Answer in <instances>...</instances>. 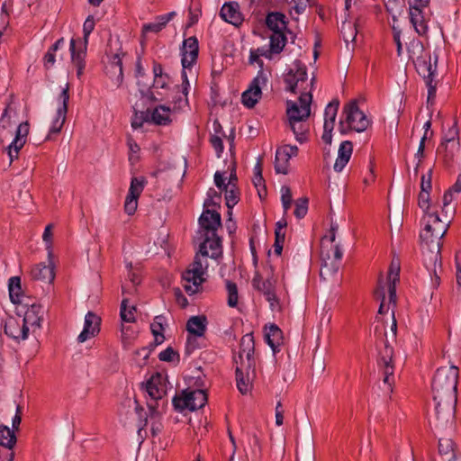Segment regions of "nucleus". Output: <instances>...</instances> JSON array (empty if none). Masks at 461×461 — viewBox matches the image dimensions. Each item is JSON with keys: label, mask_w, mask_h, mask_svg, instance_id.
Masks as SVG:
<instances>
[{"label": "nucleus", "mask_w": 461, "mask_h": 461, "mask_svg": "<svg viewBox=\"0 0 461 461\" xmlns=\"http://www.w3.org/2000/svg\"><path fill=\"white\" fill-rule=\"evenodd\" d=\"M457 380L458 368L455 366L440 367L434 375L431 390L438 422H447L454 417L457 402Z\"/></svg>", "instance_id": "1"}, {"label": "nucleus", "mask_w": 461, "mask_h": 461, "mask_svg": "<svg viewBox=\"0 0 461 461\" xmlns=\"http://www.w3.org/2000/svg\"><path fill=\"white\" fill-rule=\"evenodd\" d=\"M204 240L200 245L199 252L196 253L194 261L187 267L182 275L183 286L189 294H194L200 291V287L206 280L208 269L209 249L211 258H216L221 254V239L216 232L204 233Z\"/></svg>", "instance_id": "2"}, {"label": "nucleus", "mask_w": 461, "mask_h": 461, "mask_svg": "<svg viewBox=\"0 0 461 461\" xmlns=\"http://www.w3.org/2000/svg\"><path fill=\"white\" fill-rule=\"evenodd\" d=\"M409 58L412 60L417 72L421 76L428 87V103L436 97L438 81L436 80L438 56L425 50L420 40L413 39L408 44Z\"/></svg>", "instance_id": "3"}, {"label": "nucleus", "mask_w": 461, "mask_h": 461, "mask_svg": "<svg viewBox=\"0 0 461 461\" xmlns=\"http://www.w3.org/2000/svg\"><path fill=\"white\" fill-rule=\"evenodd\" d=\"M424 228L420 237L422 249L431 254L430 258L434 260V266L440 260L442 239L447 231L448 222L442 221L438 212H431L424 216Z\"/></svg>", "instance_id": "4"}, {"label": "nucleus", "mask_w": 461, "mask_h": 461, "mask_svg": "<svg viewBox=\"0 0 461 461\" xmlns=\"http://www.w3.org/2000/svg\"><path fill=\"white\" fill-rule=\"evenodd\" d=\"M337 224H331L330 236H325L321 241V267L320 275L323 279H327L337 274L340 267L342 250L339 244H334L336 240Z\"/></svg>", "instance_id": "5"}, {"label": "nucleus", "mask_w": 461, "mask_h": 461, "mask_svg": "<svg viewBox=\"0 0 461 461\" xmlns=\"http://www.w3.org/2000/svg\"><path fill=\"white\" fill-rule=\"evenodd\" d=\"M95 25V23L94 17L89 15L83 25L84 39H71L70 41L69 51L71 62L77 68V76L78 78H80L84 74L88 37L94 31Z\"/></svg>", "instance_id": "6"}, {"label": "nucleus", "mask_w": 461, "mask_h": 461, "mask_svg": "<svg viewBox=\"0 0 461 461\" xmlns=\"http://www.w3.org/2000/svg\"><path fill=\"white\" fill-rule=\"evenodd\" d=\"M293 66L284 76L285 89L293 94L312 93L314 77L308 79L307 68L302 61L295 60Z\"/></svg>", "instance_id": "7"}, {"label": "nucleus", "mask_w": 461, "mask_h": 461, "mask_svg": "<svg viewBox=\"0 0 461 461\" xmlns=\"http://www.w3.org/2000/svg\"><path fill=\"white\" fill-rule=\"evenodd\" d=\"M275 284L276 278L271 265L264 266L262 271L257 272L252 280L253 287L265 295L272 309L277 305Z\"/></svg>", "instance_id": "8"}, {"label": "nucleus", "mask_w": 461, "mask_h": 461, "mask_svg": "<svg viewBox=\"0 0 461 461\" xmlns=\"http://www.w3.org/2000/svg\"><path fill=\"white\" fill-rule=\"evenodd\" d=\"M207 402V394L203 390H185L173 398V405L176 411L185 409L195 411L201 409Z\"/></svg>", "instance_id": "9"}, {"label": "nucleus", "mask_w": 461, "mask_h": 461, "mask_svg": "<svg viewBox=\"0 0 461 461\" xmlns=\"http://www.w3.org/2000/svg\"><path fill=\"white\" fill-rule=\"evenodd\" d=\"M457 122H455L447 131L444 132L441 143L438 147L437 153L442 156L444 163L449 165L459 149Z\"/></svg>", "instance_id": "10"}, {"label": "nucleus", "mask_w": 461, "mask_h": 461, "mask_svg": "<svg viewBox=\"0 0 461 461\" xmlns=\"http://www.w3.org/2000/svg\"><path fill=\"white\" fill-rule=\"evenodd\" d=\"M343 114L349 130L362 132L370 125V121L359 109L357 100H352L344 106Z\"/></svg>", "instance_id": "11"}, {"label": "nucleus", "mask_w": 461, "mask_h": 461, "mask_svg": "<svg viewBox=\"0 0 461 461\" xmlns=\"http://www.w3.org/2000/svg\"><path fill=\"white\" fill-rule=\"evenodd\" d=\"M312 93H301L298 103L294 101L286 102V114L290 120H307L311 113Z\"/></svg>", "instance_id": "12"}, {"label": "nucleus", "mask_w": 461, "mask_h": 461, "mask_svg": "<svg viewBox=\"0 0 461 461\" xmlns=\"http://www.w3.org/2000/svg\"><path fill=\"white\" fill-rule=\"evenodd\" d=\"M268 81L267 75L263 71H258L257 77L252 80L249 87L243 92L241 95L242 104L248 108H253L261 99V89Z\"/></svg>", "instance_id": "13"}, {"label": "nucleus", "mask_w": 461, "mask_h": 461, "mask_svg": "<svg viewBox=\"0 0 461 461\" xmlns=\"http://www.w3.org/2000/svg\"><path fill=\"white\" fill-rule=\"evenodd\" d=\"M254 353V337L251 333H248L244 335L240 339L238 357H234L235 365L246 366L247 368L252 366H256Z\"/></svg>", "instance_id": "14"}, {"label": "nucleus", "mask_w": 461, "mask_h": 461, "mask_svg": "<svg viewBox=\"0 0 461 461\" xmlns=\"http://www.w3.org/2000/svg\"><path fill=\"white\" fill-rule=\"evenodd\" d=\"M147 180L144 176L131 178L129 193L124 202V211L128 215H133L138 207V199L141 194Z\"/></svg>", "instance_id": "15"}, {"label": "nucleus", "mask_w": 461, "mask_h": 461, "mask_svg": "<svg viewBox=\"0 0 461 461\" xmlns=\"http://www.w3.org/2000/svg\"><path fill=\"white\" fill-rule=\"evenodd\" d=\"M393 349L387 343L384 344V348L380 351L378 364L384 370V383L391 387L393 383Z\"/></svg>", "instance_id": "16"}, {"label": "nucleus", "mask_w": 461, "mask_h": 461, "mask_svg": "<svg viewBox=\"0 0 461 461\" xmlns=\"http://www.w3.org/2000/svg\"><path fill=\"white\" fill-rule=\"evenodd\" d=\"M298 148L292 145H284L277 149L276 152L275 168L277 173L287 174L289 160L297 156Z\"/></svg>", "instance_id": "17"}, {"label": "nucleus", "mask_w": 461, "mask_h": 461, "mask_svg": "<svg viewBox=\"0 0 461 461\" xmlns=\"http://www.w3.org/2000/svg\"><path fill=\"white\" fill-rule=\"evenodd\" d=\"M5 333L15 340H24L28 338V327L21 317L10 316L5 323Z\"/></svg>", "instance_id": "18"}, {"label": "nucleus", "mask_w": 461, "mask_h": 461, "mask_svg": "<svg viewBox=\"0 0 461 461\" xmlns=\"http://www.w3.org/2000/svg\"><path fill=\"white\" fill-rule=\"evenodd\" d=\"M146 390L155 404L158 406V400H161L167 393V385L162 375L156 373L147 382Z\"/></svg>", "instance_id": "19"}, {"label": "nucleus", "mask_w": 461, "mask_h": 461, "mask_svg": "<svg viewBox=\"0 0 461 461\" xmlns=\"http://www.w3.org/2000/svg\"><path fill=\"white\" fill-rule=\"evenodd\" d=\"M199 51L198 40L192 36L185 39L182 48V66L184 70L191 68L197 59Z\"/></svg>", "instance_id": "20"}, {"label": "nucleus", "mask_w": 461, "mask_h": 461, "mask_svg": "<svg viewBox=\"0 0 461 461\" xmlns=\"http://www.w3.org/2000/svg\"><path fill=\"white\" fill-rule=\"evenodd\" d=\"M256 366L246 367V366L236 365V382L239 391L245 394L251 389V383L256 375Z\"/></svg>", "instance_id": "21"}, {"label": "nucleus", "mask_w": 461, "mask_h": 461, "mask_svg": "<svg viewBox=\"0 0 461 461\" xmlns=\"http://www.w3.org/2000/svg\"><path fill=\"white\" fill-rule=\"evenodd\" d=\"M69 84L67 83L65 87L62 89L60 95H59V100L62 103V105L58 108L57 110V117L53 122V125L50 128V133H59L65 122H66V116L68 113V104L69 100Z\"/></svg>", "instance_id": "22"}, {"label": "nucleus", "mask_w": 461, "mask_h": 461, "mask_svg": "<svg viewBox=\"0 0 461 461\" xmlns=\"http://www.w3.org/2000/svg\"><path fill=\"white\" fill-rule=\"evenodd\" d=\"M182 78H183V89L182 91L179 90L178 87H176L172 90H170L169 94L167 95V96H164L165 98H172L171 103L173 104V106L171 108V112H176L180 109H182L185 105L187 104V86H189V82L187 80V75L185 71L182 72Z\"/></svg>", "instance_id": "23"}, {"label": "nucleus", "mask_w": 461, "mask_h": 461, "mask_svg": "<svg viewBox=\"0 0 461 461\" xmlns=\"http://www.w3.org/2000/svg\"><path fill=\"white\" fill-rule=\"evenodd\" d=\"M101 318L92 312H88L85 317V325L81 333L78 335V341L85 342L88 339L95 337L100 331Z\"/></svg>", "instance_id": "24"}, {"label": "nucleus", "mask_w": 461, "mask_h": 461, "mask_svg": "<svg viewBox=\"0 0 461 461\" xmlns=\"http://www.w3.org/2000/svg\"><path fill=\"white\" fill-rule=\"evenodd\" d=\"M43 319V309L39 304L31 305L25 312L23 318H22L28 330H32L35 332L36 330L41 328V323Z\"/></svg>", "instance_id": "25"}, {"label": "nucleus", "mask_w": 461, "mask_h": 461, "mask_svg": "<svg viewBox=\"0 0 461 461\" xmlns=\"http://www.w3.org/2000/svg\"><path fill=\"white\" fill-rule=\"evenodd\" d=\"M199 223L204 233L212 234L221 226V215L214 210L206 209L200 216Z\"/></svg>", "instance_id": "26"}, {"label": "nucleus", "mask_w": 461, "mask_h": 461, "mask_svg": "<svg viewBox=\"0 0 461 461\" xmlns=\"http://www.w3.org/2000/svg\"><path fill=\"white\" fill-rule=\"evenodd\" d=\"M221 17L227 23L238 27L243 22L242 14L240 11V6L235 2L226 3L222 5Z\"/></svg>", "instance_id": "27"}, {"label": "nucleus", "mask_w": 461, "mask_h": 461, "mask_svg": "<svg viewBox=\"0 0 461 461\" xmlns=\"http://www.w3.org/2000/svg\"><path fill=\"white\" fill-rule=\"evenodd\" d=\"M31 276L34 280H41L47 283L53 282L55 278L54 267L50 259L49 265L37 264L31 269Z\"/></svg>", "instance_id": "28"}, {"label": "nucleus", "mask_w": 461, "mask_h": 461, "mask_svg": "<svg viewBox=\"0 0 461 461\" xmlns=\"http://www.w3.org/2000/svg\"><path fill=\"white\" fill-rule=\"evenodd\" d=\"M400 263L398 260H393L388 271L387 283L389 301L395 304L396 303V283L399 281Z\"/></svg>", "instance_id": "29"}, {"label": "nucleus", "mask_w": 461, "mask_h": 461, "mask_svg": "<svg viewBox=\"0 0 461 461\" xmlns=\"http://www.w3.org/2000/svg\"><path fill=\"white\" fill-rule=\"evenodd\" d=\"M410 18L417 33L421 36L426 35L428 32V25L422 10L416 7L410 8Z\"/></svg>", "instance_id": "30"}, {"label": "nucleus", "mask_w": 461, "mask_h": 461, "mask_svg": "<svg viewBox=\"0 0 461 461\" xmlns=\"http://www.w3.org/2000/svg\"><path fill=\"white\" fill-rule=\"evenodd\" d=\"M206 325L207 319L205 316H193L187 321L186 330L190 334H193L197 337H202L206 330Z\"/></svg>", "instance_id": "31"}, {"label": "nucleus", "mask_w": 461, "mask_h": 461, "mask_svg": "<svg viewBox=\"0 0 461 461\" xmlns=\"http://www.w3.org/2000/svg\"><path fill=\"white\" fill-rule=\"evenodd\" d=\"M306 121L307 120L288 121L290 129L294 132L296 140L300 143H303L307 140L309 126L306 123Z\"/></svg>", "instance_id": "32"}, {"label": "nucleus", "mask_w": 461, "mask_h": 461, "mask_svg": "<svg viewBox=\"0 0 461 461\" xmlns=\"http://www.w3.org/2000/svg\"><path fill=\"white\" fill-rule=\"evenodd\" d=\"M16 436L14 430L7 426L0 425V447L5 450H13L16 444Z\"/></svg>", "instance_id": "33"}, {"label": "nucleus", "mask_w": 461, "mask_h": 461, "mask_svg": "<svg viewBox=\"0 0 461 461\" xmlns=\"http://www.w3.org/2000/svg\"><path fill=\"white\" fill-rule=\"evenodd\" d=\"M266 339L272 349L276 351L283 343V332L276 325L271 324L266 332Z\"/></svg>", "instance_id": "34"}, {"label": "nucleus", "mask_w": 461, "mask_h": 461, "mask_svg": "<svg viewBox=\"0 0 461 461\" xmlns=\"http://www.w3.org/2000/svg\"><path fill=\"white\" fill-rule=\"evenodd\" d=\"M171 107L159 105L151 113V121L158 125H166L170 120Z\"/></svg>", "instance_id": "35"}, {"label": "nucleus", "mask_w": 461, "mask_h": 461, "mask_svg": "<svg viewBox=\"0 0 461 461\" xmlns=\"http://www.w3.org/2000/svg\"><path fill=\"white\" fill-rule=\"evenodd\" d=\"M266 23L272 32H283L285 29V15L281 13H271L267 16Z\"/></svg>", "instance_id": "36"}, {"label": "nucleus", "mask_w": 461, "mask_h": 461, "mask_svg": "<svg viewBox=\"0 0 461 461\" xmlns=\"http://www.w3.org/2000/svg\"><path fill=\"white\" fill-rule=\"evenodd\" d=\"M438 453L447 461H456L455 444L450 438L438 440Z\"/></svg>", "instance_id": "37"}, {"label": "nucleus", "mask_w": 461, "mask_h": 461, "mask_svg": "<svg viewBox=\"0 0 461 461\" xmlns=\"http://www.w3.org/2000/svg\"><path fill=\"white\" fill-rule=\"evenodd\" d=\"M8 288L12 303H22L23 294L21 285V278L19 276L11 277L9 279Z\"/></svg>", "instance_id": "38"}, {"label": "nucleus", "mask_w": 461, "mask_h": 461, "mask_svg": "<svg viewBox=\"0 0 461 461\" xmlns=\"http://www.w3.org/2000/svg\"><path fill=\"white\" fill-rule=\"evenodd\" d=\"M149 410V418L152 420L150 432L153 437H157L162 430V423L160 421V412L158 411V406L152 403H148Z\"/></svg>", "instance_id": "39"}, {"label": "nucleus", "mask_w": 461, "mask_h": 461, "mask_svg": "<svg viewBox=\"0 0 461 461\" xmlns=\"http://www.w3.org/2000/svg\"><path fill=\"white\" fill-rule=\"evenodd\" d=\"M65 44L64 38L59 39L46 52L43 57V66L46 69H50L56 62V51Z\"/></svg>", "instance_id": "40"}, {"label": "nucleus", "mask_w": 461, "mask_h": 461, "mask_svg": "<svg viewBox=\"0 0 461 461\" xmlns=\"http://www.w3.org/2000/svg\"><path fill=\"white\" fill-rule=\"evenodd\" d=\"M170 82V77L168 75H165L162 77H158L154 78L152 85V95H154V99L162 101L164 100V95L162 93L158 92L159 89H167Z\"/></svg>", "instance_id": "41"}, {"label": "nucleus", "mask_w": 461, "mask_h": 461, "mask_svg": "<svg viewBox=\"0 0 461 461\" xmlns=\"http://www.w3.org/2000/svg\"><path fill=\"white\" fill-rule=\"evenodd\" d=\"M286 38L284 32H272L270 35V49L267 50L268 54L280 53L285 47Z\"/></svg>", "instance_id": "42"}, {"label": "nucleus", "mask_w": 461, "mask_h": 461, "mask_svg": "<svg viewBox=\"0 0 461 461\" xmlns=\"http://www.w3.org/2000/svg\"><path fill=\"white\" fill-rule=\"evenodd\" d=\"M174 13L167 14L166 15L160 16L158 18V21L155 23H150L143 25L142 31L143 32H160L166 24L171 20Z\"/></svg>", "instance_id": "43"}, {"label": "nucleus", "mask_w": 461, "mask_h": 461, "mask_svg": "<svg viewBox=\"0 0 461 461\" xmlns=\"http://www.w3.org/2000/svg\"><path fill=\"white\" fill-rule=\"evenodd\" d=\"M128 303L129 300L127 298L122 301L120 314L122 321L131 323L135 321L136 308L133 305L129 306Z\"/></svg>", "instance_id": "44"}, {"label": "nucleus", "mask_w": 461, "mask_h": 461, "mask_svg": "<svg viewBox=\"0 0 461 461\" xmlns=\"http://www.w3.org/2000/svg\"><path fill=\"white\" fill-rule=\"evenodd\" d=\"M339 102L338 100L331 101L326 107L324 113V123H330L334 127Z\"/></svg>", "instance_id": "45"}, {"label": "nucleus", "mask_w": 461, "mask_h": 461, "mask_svg": "<svg viewBox=\"0 0 461 461\" xmlns=\"http://www.w3.org/2000/svg\"><path fill=\"white\" fill-rule=\"evenodd\" d=\"M26 140L15 136L14 140L8 147V155L11 162L14 158H18L19 151L24 146Z\"/></svg>", "instance_id": "46"}, {"label": "nucleus", "mask_w": 461, "mask_h": 461, "mask_svg": "<svg viewBox=\"0 0 461 461\" xmlns=\"http://www.w3.org/2000/svg\"><path fill=\"white\" fill-rule=\"evenodd\" d=\"M418 205L424 212L425 215L437 212V211H433L431 208L429 192H420Z\"/></svg>", "instance_id": "47"}, {"label": "nucleus", "mask_w": 461, "mask_h": 461, "mask_svg": "<svg viewBox=\"0 0 461 461\" xmlns=\"http://www.w3.org/2000/svg\"><path fill=\"white\" fill-rule=\"evenodd\" d=\"M225 200L228 208H232L239 202V192L237 187L224 185Z\"/></svg>", "instance_id": "48"}, {"label": "nucleus", "mask_w": 461, "mask_h": 461, "mask_svg": "<svg viewBox=\"0 0 461 461\" xmlns=\"http://www.w3.org/2000/svg\"><path fill=\"white\" fill-rule=\"evenodd\" d=\"M226 288L228 291V305L230 307H235L238 304L239 295L238 287L235 283L227 281Z\"/></svg>", "instance_id": "49"}, {"label": "nucleus", "mask_w": 461, "mask_h": 461, "mask_svg": "<svg viewBox=\"0 0 461 461\" xmlns=\"http://www.w3.org/2000/svg\"><path fill=\"white\" fill-rule=\"evenodd\" d=\"M341 33L345 41H354L357 37L356 25L351 23H343L341 25Z\"/></svg>", "instance_id": "50"}, {"label": "nucleus", "mask_w": 461, "mask_h": 461, "mask_svg": "<svg viewBox=\"0 0 461 461\" xmlns=\"http://www.w3.org/2000/svg\"><path fill=\"white\" fill-rule=\"evenodd\" d=\"M221 201V193H218L214 189H209L207 193V198L204 201V207H214L220 205Z\"/></svg>", "instance_id": "51"}, {"label": "nucleus", "mask_w": 461, "mask_h": 461, "mask_svg": "<svg viewBox=\"0 0 461 461\" xmlns=\"http://www.w3.org/2000/svg\"><path fill=\"white\" fill-rule=\"evenodd\" d=\"M308 211V199L306 197H302L298 199L295 203V210L294 215L301 219L303 218Z\"/></svg>", "instance_id": "52"}, {"label": "nucleus", "mask_w": 461, "mask_h": 461, "mask_svg": "<svg viewBox=\"0 0 461 461\" xmlns=\"http://www.w3.org/2000/svg\"><path fill=\"white\" fill-rule=\"evenodd\" d=\"M281 200L285 212H286L292 204V192L289 186L284 185L281 188Z\"/></svg>", "instance_id": "53"}, {"label": "nucleus", "mask_w": 461, "mask_h": 461, "mask_svg": "<svg viewBox=\"0 0 461 461\" xmlns=\"http://www.w3.org/2000/svg\"><path fill=\"white\" fill-rule=\"evenodd\" d=\"M110 67L112 69L114 70V73L118 74V81L121 82L122 80V58L120 57L119 54H115L113 57Z\"/></svg>", "instance_id": "54"}, {"label": "nucleus", "mask_w": 461, "mask_h": 461, "mask_svg": "<svg viewBox=\"0 0 461 461\" xmlns=\"http://www.w3.org/2000/svg\"><path fill=\"white\" fill-rule=\"evenodd\" d=\"M276 240L274 244V251L279 256L282 253L283 244L285 242V231H280V230H276L275 231Z\"/></svg>", "instance_id": "55"}, {"label": "nucleus", "mask_w": 461, "mask_h": 461, "mask_svg": "<svg viewBox=\"0 0 461 461\" xmlns=\"http://www.w3.org/2000/svg\"><path fill=\"white\" fill-rule=\"evenodd\" d=\"M260 56H264V57H267V58H270L271 57V55L268 54L267 50H259V49H258L256 50H251L250 51V56H249V63L250 64L258 63V64H259L260 67H262L263 66V62L259 59Z\"/></svg>", "instance_id": "56"}, {"label": "nucleus", "mask_w": 461, "mask_h": 461, "mask_svg": "<svg viewBox=\"0 0 461 461\" xmlns=\"http://www.w3.org/2000/svg\"><path fill=\"white\" fill-rule=\"evenodd\" d=\"M52 229L53 224H48L44 230L42 239L47 243V249L49 250V258L52 257L51 245H52Z\"/></svg>", "instance_id": "57"}, {"label": "nucleus", "mask_w": 461, "mask_h": 461, "mask_svg": "<svg viewBox=\"0 0 461 461\" xmlns=\"http://www.w3.org/2000/svg\"><path fill=\"white\" fill-rule=\"evenodd\" d=\"M150 330L153 335H160L164 330V317L156 316L154 321L150 324Z\"/></svg>", "instance_id": "58"}, {"label": "nucleus", "mask_w": 461, "mask_h": 461, "mask_svg": "<svg viewBox=\"0 0 461 461\" xmlns=\"http://www.w3.org/2000/svg\"><path fill=\"white\" fill-rule=\"evenodd\" d=\"M253 183L256 188L258 189V194L260 199H263L267 196V188L264 184V178L262 176H254Z\"/></svg>", "instance_id": "59"}, {"label": "nucleus", "mask_w": 461, "mask_h": 461, "mask_svg": "<svg viewBox=\"0 0 461 461\" xmlns=\"http://www.w3.org/2000/svg\"><path fill=\"white\" fill-rule=\"evenodd\" d=\"M352 149V143L350 141H343L339 146L338 157L349 160Z\"/></svg>", "instance_id": "60"}, {"label": "nucleus", "mask_w": 461, "mask_h": 461, "mask_svg": "<svg viewBox=\"0 0 461 461\" xmlns=\"http://www.w3.org/2000/svg\"><path fill=\"white\" fill-rule=\"evenodd\" d=\"M176 357L178 358V354L170 347L161 351L158 355L159 360L166 362H172Z\"/></svg>", "instance_id": "61"}, {"label": "nucleus", "mask_w": 461, "mask_h": 461, "mask_svg": "<svg viewBox=\"0 0 461 461\" xmlns=\"http://www.w3.org/2000/svg\"><path fill=\"white\" fill-rule=\"evenodd\" d=\"M432 169H429L428 175H422L420 179V192H430L432 188L431 185Z\"/></svg>", "instance_id": "62"}, {"label": "nucleus", "mask_w": 461, "mask_h": 461, "mask_svg": "<svg viewBox=\"0 0 461 461\" xmlns=\"http://www.w3.org/2000/svg\"><path fill=\"white\" fill-rule=\"evenodd\" d=\"M294 9L297 14L303 13L307 6H312L316 4V0H293Z\"/></svg>", "instance_id": "63"}, {"label": "nucleus", "mask_w": 461, "mask_h": 461, "mask_svg": "<svg viewBox=\"0 0 461 461\" xmlns=\"http://www.w3.org/2000/svg\"><path fill=\"white\" fill-rule=\"evenodd\" d=\"M456 279L458 289L461 291V250L457 251L456 254Z\"/></svg>", "instance_id": "64"}]
</instances>
